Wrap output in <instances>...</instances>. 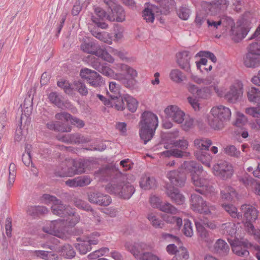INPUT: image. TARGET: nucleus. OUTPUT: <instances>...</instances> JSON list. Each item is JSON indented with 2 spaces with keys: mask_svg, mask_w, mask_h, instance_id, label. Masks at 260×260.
<instances>
[{
  "mask_svg": "<svg viewBox=\"0 0 260 260\" xmlns=\"http://www.w3.org/2000/svg\"><path fill=\"white\" fill-rule=\"evenodd\" d=\"M46 127L48 129L55 132H70L71 131V127L66 126L58 121H50L46 123Z\"/></svg>",
  "mask_w": 260,
  "mask_h": 260,
  "instance_id": "c85d7f7f",
  "label": "nucleus"
},
{
  "mask_svg": "<svg viewBox=\"0 0 260 260\" xmlns=\"http://www.w3.org/2000/svg\"><path fill=\"white\" fill-rule=\"evenodd\" d=\"M197 159L205 166L210 167L212 156L207 152H201L196 154Z\"/></svg>",
  "mask_w": 260,
  "mask_h": 260,
  "instance_id": "09e8293b",
  "label": "nucleus"
},
{
  "mask_svg": "<svg viewBox=\"0 0 260 260\" xmlns=\"http://www.w3.org/2000/svg\"><path fill=\"white\" fill-rule=\"evenodd\" d=\"M80 75L82 79L86 80L88 83L94 87L101 86L102 84V77L97 72L90 69H82Z\"/></svg>",
  "mask_w": 260,
  "mask_h": 260,
  "instance_id": "4468645a",
  "label": "nucleus"
},
{
  "mask_svg": "<svg viewBox=\"0 0 260 260\" xmlns=\"http://www.w3.org/2000/svg\"><path fill=\"white\" fill-rule=\"evenodd\" d=\"M231 117V110L226 107L219 105L212 108L208 117V122L212 129L220 131L225 127Z\"/></svg>",
  "mask_w": 260,
  "mask_h": 260,
  "instance_id": "39448f33",
  "label": "nucleus"
},
{
  "mask_svg": "<svg viewBox=\"0 0 260 260\" xmlns=\"http://www.w3.org/2000/svg\"><path fill=\"white\" fill-rule=\"evenodd\" d=\"M158 3L160 7L162 9L161 10V13L167 15L170 10L175 8L176 2L175 0H154Z\"/></svg>",
  "mask_w": 260,
  "mask_h": 260,
  "instance_id": "2f4dec72",
  "label": "nucleus"
},
{
  "mask_svg": "<svg viewBox=\"0 0 260 260\" xmlns=\"http://www.w3.org/2000/svg\"><path fill=\"white\" fill-rule=\"evenodd\" d=\"M243 85L241 82L237 81L232 84L229 91L225 94L226 99L231 103L236 102L243 93Z\"/></svg>",
  "mask_w": 260,
  "mask_h": 260,
  "instance_id": "aec40b11",
  "label": "nucleus"
},
{
  "mask_svg": "<svg viewBox=\"0 0 260 260\" xmlns=\"http://www.w3.org/2000/svg\"><path fill=\"white\" fill-rule=\"evenodd\" d=\"M158 209L162 212L171 214H175L178 212L177 209L168 202H161Z\"/></svg>",
  "mask_w": 260,
  "mask_h": 260,
  "instance_id": "79ce46f5",
  "label": "nucleus"
},
{
  "mask_svg": "<svg viewBox=\"0 0 260 260\" xmlns=\"http://www.w3.org/2000/svg\"><path fill=\"white\" fill-rule=\"evenodd\" d=\"M77 241L79 243L75 245V247L81 254H85L88 251L91 249V247L88 241L84 238L78 237Z\"/></svg>",
  "mask_w": 260,
  "mask_h": 260,
  "instance_id": "7c9ffc66",
  "label": "nucleus"
},
{
  "mask_svg": "<svg viewBox=\"0 0 260 260\" xmlns=\"http://www.w3.org/2000/svg\"><path fill=\"white\" fill-rule=\"evenodd\" d=\"M191 55L187 51L179 52L177 54V62L179 67L188 72L190 70V59Z\"/></svg>",
  "mask_w": 260,
  "mask_h": 260,
  "instance_id": "393cba45",
  "label": "nucleus"
},
{
  "mask_svg": "<svg viewBox=\"0 0 260 260\" xmlns=\"http://www.w3.org/2000/svg\"><path fill=\"white\" fill-rule=\"evenodd\" d=\"M185 184V180H168L165 182L167 196L177 205H181L185 202L184 196L178 190V188L183 187Z\"/></svg>",
  "mask_w": 260,
  "mask_h": 260,
  "instance_id": "1a4fd4ad",
  "label": "nucleus"
},
{
  "mask_svg": "<svg viewBox=\"0 0 260 260\" xmlns=\"http://www.w3.org/2000/svg\"><path fill=\"white\" fill-rule=\"evenodd\" d=\"M58 200L55 197L48 194H43L41 199L42 202L45 204L52 203L54 205L56 203H58Z\"/></svg>",
  "mask_w": 260,
  "mask_h": 260,
  "instance_id": "338daca9",
  "label": "nucleus"
},
{
  "mask_svg": "<svg viewBox=\"0 0 260 260\" xmlns=\"http://www.w3.org/2000/svg\"><path fill=\"white\" fill-rule=\"evenodd\" d=\"M206 19V15L205 12L203 11H200L197 12L196 13L194 22L197 27H200L203 23L205 21Z\"/></svg>",
  "mask_w": 260,
  "mask_h": 260,
  "instance_id": "bf43d9fd",
  "label": "nucleus"
},
{
  "mask_svg": "<svg viewBox=\"0 0 260 260\" xmlns=\"http://www.w3.org/2000/svg\"><path fill=\"white\" fill-rule=\"evenodd\" d=\"M237 195L235 190L231 186H226L221 190V198L225 201H231Z\"/></svg>",
  "mask_w": 260,
  "mask_h": 260,
  "instance_id": "473e14b6",
  "label": "nucleus"
},
{
  "mask_svg": "<svg viewBox=\"0 0 260 260\" xmlns=\"http://www.w3.org/2000/svg\"><path fill=\"white\" fill-rule=\"evenodd\" d=\"M74 86L76 90L83 96H85L88 93V89L85 84L81 81H76L74 83Z\"/></svg>",
  "mask_w": 260,
  "mask_h": 260,
  "instance_id": "052dcab7",
  "label": "nucleus"
},
{
  "mask_svg": "<svg viewBox=\"0 0 260 260\" xmlns=\"http://www.w3.org/2000/svg\"><path fill=\"white\" fill-rule=\"evenodd\" d=\"M75 205L78 208L82 209L86 211H92V209L84 201L80 199H76L74 201Z\"/></svg>",
  "mask_w": 260,
  "mask_h": 260,
  "instance_id": "774afa93",
  "label": "nucleus"
},
{
  "mask_svg": "<svg viewBox=\"0 0 260 260\" xmlns=\"http://www.w3.org/2000/svg\"><path fill=\"white\" fill-rule=\"evenodd\" d=\"M106 191L123 199H129L135 191L133 185L124 180H111L105 185Z\"/></svg>",
  "mask_w": 260,
  "mask_h": 260,
  "instance_id": "423d86ee",
  "label": "nucleus"
},
{
  "mask_svg": "<svg viewBox=\"0 0 260 260\" xmlns=\"http://www.w3.org/2000/svg\"><path fill=\"white\" fill-rule=\"evenodd\" d=\"M158 124L157 116L153 113L146 111L142 114L139 123V135L144 144L152 139Z\"/></svg>",
  "mask_w": 260,
  "mask_h": 260,
  "instance_id": "f03ea898",
  "label": "nucleus"
},
{
  "mask_svg": "<svg viewBox=\"0 0 260 260\" xmlns=\"http://www.w3.org/2000/svg\"><path fill=\"white\" fill-rule=\"evenodd\" d=\"M90 64L93 68L103 75L119 81L127 88L133 89L136 85L137 81L134 78L128 79L123 74L115 73L107 64L101 63L98 58H92Z\"/></svg>",
  "mask_w": 260,
  "mask_h": 260,
  "instance_id": "7ed1b4c3",
  "label": "nucleus"
},
{
  "mask_svg": "<svg viewBox=\"0 0 260 260\" xmlns=\"http://www.w3.org/2000/svg\"><path fill=\"white\" fill-rule=\"evenodd\" d=\"M109 89L108 94L111 99H115L120 96V86L115 82H109Z\"/></svg>",
  "mask_w": 260,
  "mask_h": 260,
  "instance_id": "72a5a7b5",
  "label": "nucleus"
},
{
  "mask_svg": "<svg viewBox=\"0 0 260 260\" xmlns=\"http://www.w3.org/2000/svg\"><path fill=\"white\" fill-rule=\"evenodd\" d=\"M224 152L229 156L235 157H239L240 155V151L232 145H228L224 148Z\"/></svg>",
  "mask_w": 260,
  "mask_h": 260,
  "instance_id": "4d7b16f0",
  "label": "nucleus"
},
{
  "mask_svg": "<svg viewBox=\"0 0 260 260\" xmlns=\"http://www.w3.org/2000/svg\"><path fill=\"white\" fill-rule=\"evenodd\" d=\"M139 184L140 187L144 190L155 189L157 186L156 180H141Z\"/></svg>",
  "mask_w": 260,
  "mask_h": 260,
  "instance_id": "603ef678",
  "label": "nucleus"
},
{
  "mask_svg": "<svg viewBox=\"0 0 260 260\" xmlns=\"http://www.w3.org/2000/svg\"><path fill=\"white\" fill-rule=\"evenodd\" d=\"M81 49L84 52L95 55L97 57L91 56L89 58V64H90V61L92 58H98L100 59L101 63L106 64L102 62L100 58L109 62L113 63L114 61V58L108 52L105 47H100L94 41L84 42L81 45Z\"/></svg>",
  "mask_w": 260,
  "mask_h": 260,
  "instance_id": "6e6552de",
  "label": "nucleus"
},
{
  "mask_svg": "<svg viewBox=\"0 0 260 260\" xmlns=\"http://www.w3.org/2000/svg\"><path fill=\"white\" fill-rule=\"evenodd\" d=\"M241 210L246 221L245 226L248 233L253 235L255 239L260 244V230H256L252 223L257 218V209L251 205L244 204L241 206Z\"/></svg>",
  "mask_w": 260,
  "mask_h": 260,
  "instance_id": "0eeeda50",
  "label": "nucleus"
},
{
  "mask_svg": "<svg viewBox=\"0 0 260 260\" xmlns=\"http://www.w3.org/2000/svg\"><path fill=\"white\" fill-rule=\"evenodd\" d=\"M220 229L223 234L231 235L233 237L236 234L235 225L232 222H227L221 225Z\"/></svg>",
  "mask_w": 260,
  "mask_h": 260,
  "instance_id": "49530a36",
  "label": "nucleus"
},
{
  "mask_svg": "<svg viewBox=\"0 0 260 260\" xmlns=\"http://www.w3.org/2000/svg\"><path fill=\"white\" fill-rule=\"evenodd\" d=\"M111 104L112 107H114L118 111H122L125 108L124 103H125L124 100V95L120 96L115 99H111V101L109 102Z\"/></svg>",
  "mask_w": 260,
  "mask_h": 260,
  "instance_id": "58836bf2",
  "label": "nucleus"
},
{
  "mask_svg": "<svg viewBox=\"0 0 260 260\" xmlns=\"http://www.w3.org/2000/svg\"><path fill=\"white\" fill-rule=\"evenodd\" d=\"M172 144L176 148L165 151L163 154L167 157L173 156L176 158H182L183 156H189L190 153L185 151L188 146V141L184 139L173 141Z\"/></svg>",
  "mask_w": 260,
  "mask_h": 260,
  "instance_id": "f8f14e48",
  "label": "nucleus"
},
{
  "mask_svg": "<svg viewBox=\"0 0 260 260\" xmlns=\"http://www.w3.org/2000/svg\"><path fill=\"white\" fill-rule=\"evenodd\" d=\"M164 112L168 119L176 123L182 124L184 120L185 113L176 105L168 106Z\"/></svg>",
  "mask_w": 260,
  "mask_h": 260,
  "instance_id": "2eb2a0df",
  "label": "nucleus"
},
{
  "mask_svg": "<svg viewBox=\"0 0 260 260\" xmlns=\"http://www.w3.org/2000/svg\"><path fill=\"white\" fill-rule=\"evenodd\" d=\"M113 172V169L109 167L102 168L100 169L98 172L95 173L96 177H106L110 176Z\"/></svg>",
  "mask_w": 260,
  "mask_h": 260,
  "instance_id": "680f3d73",
  "label": "nucleus"
},
{
  "mask_svg": "<svg viewBox=\"0 0 260 260\" xmlns=\"http://www.w3.org/2000/svg\"><path fill=\"white\" fill-rule=\"evenodd\" d=\"M191 182L196 187V190L201 194L211 193L214 191L207 180H191Z\"/></svg>",
  "mask_w": 260,
  "mask_h": 260,
  "instance_id": "b1692460",
  "label": "nucleus"
},
{
  "mask_svg": "<svg viewBox=\"0 0 260 260\" xmlns=\"http://www.w3.org/2000/svg\"><path fill=\"white\" fill-rule=\"evenodd\" d=\"M224 209L233 218H239L241 217V215L238 213L237 208L233 205L231 204H224L222 205Z\"/></svg>",
  "mask_w": 260,
  "mask_h": 260,
  "instance_id": "8fccbe9b",
  "label": "nucleus"
},
{
  "mask_svg": "<svg viewBox=\"0 0 260 260\" xmlns=\"http://www.w3.org/2000/svg\"><path fill=\"white\" fill-rule=\"evenodd\" d=\"M87 196L90 203L102 206H108L112 201L109 195L98 191L90 192Z\"/></svg>",
  "mask_w": 260,
  "mask_h": 260,
  "instance_id": "6ab92c4d",
  "label": "nucleus"
},
{
  "mask_svg": "<svg viewBox=\"0 0 260 260\" xmlns=\"http://www.w3.org/2000/svg\"><path fill=\"white\" fill-rule=\"evenodd\" d=\"M66 228L65 219H59L48 222L43 228V231L46 233L66 240L69 238V235L65 232Z\"/></svg>",
  "mask_w": 260,
  "mask_h": 260,
  "instance_id": "9b49d317",
  "label": "nucleus"
},
{
  "mask_svg": "<svg viewBox=\"0 0 260 260\" xmlns=\"http://www.w3.org/2000/svg\"><path fill=\"white\" fill-rule=\"evenodd\" d=\"M230 250L228 244L223 240L218 239L214 245V251L221 256L227 255Z\"/></svg>",
  "mask_w": 260,
  "mask_h": 260,
  "instance_id": "cd10ccee",
  "label": "nucleus"
},
{
  "mask_svg": "<svg viewBox=\"0 0 260 260\" xmlns=\"http://www.w3.org/2000/svg\"><path fill=\"white\" fill-rule=\"evenodd\" d=\"M189 257V254L187 249L183 247H179L173 257L172 260H187Z\"/></svg>",
  "mask_w": 260,
  "mask_h": 260,
  "instance_id": "3c124183",
  "label": "nucleus"
},
{
  "mask_svg": "<svg viewBox=\"0 0 260 260\" xmlns=\"http://www.w3.org/2000/svg\"><path fill=\"white\" fill-rule=\"evenodd\" d=\"M164 220L169 223H176L178 228H180L182 224V220L181 218L168 215H164L162 216Z\"/></svg>",
  "mask_w": 260,
  "mask_h": 260,
  "instance_id": "5fc2aeb1",
  "label": "nucleus"
},
{
  "mask_svg": "<svg viewBox=\"0 0 260 260\" xmlns=\"http://www.w3.org/2000/svg\"><path fill=\"white\" fill-rule=\"evenodd\" d=\"M182 167L186 171L189 172L191 175V179H202L204 176L205 172H204L203 167L195 161H184Z\"/></svg>",
  "mask_w": 260,
  "mask_h": 260,
  "instance_id": "a211bd4d",
  "label": "nucleus"
},
{
  "mask_svg": "<svg viewBox=\"0 0 260 260\" xmlns=\"http://www.w3.org/2000/svg\"><path fill=\"white\" fill-rule=\"evenodd\" d=\"M111 10L112 14L108 17L109 21L122 22L125 20V13L122 6L117 4Z\"/></svg>",
  "mask_w": 260,
  "mask_h": 260,
  "instance_id": "a878e982",
  "label": "nucleus"
},
{
  "mask_svg": "<svg viewBox=\"0 0 260 260\" xmlns=\"http://www.w3.org/2000/svg\"><path fill=\"white\" fill-rule=\"evenodd\" d=\"M211 87H204L198 90L197 96L200 99H207L211 95Z\"/></svg>",
  "mask_w": 260,
  "mask_h": 260,
  "instance_id": "13d9d810",
  "label": "nucleus"
},
{
  "mask_svg": "<svg viewBox=\"0 0 260 260\" xmlns=\"http://www.w3.org/2000/svg\"><path fill=\"white\" fill-rule=\"evenodd\" d=\"M85 172V160L66 158L55 170L56 177H69Z\"/></svg>",
  "mask_w": 260,
  "mask_h": 260,
  "instance_id": "20e7f679",
  "label": "nucleus"
},
{
  "mask_svg": "<svg viewBox=\"0 0 260 260\" xmlns=\"http://www.w3.org/2000/svg\"><path fill=\"white\" fill-rule=\"evenodd\" d=\"M219 82V80L217 79H215L214 77L212 76H209L205 79H203V82L202 84L206 85H211L209 87H211V89L213 88L216 93H218L219 89L218 88L217 85Z\"/></svg>",
  "mask_w": 260,
  "mask_h": 260,
  "instance_id": "4c0bfd02",
  "label": "nucleus"
},
{
  "mask_svg": "<svg viewBox=\"0 0 260 260\" xmlns=\"http://www.w3.org/2000/svg\"><path fill=\"white\" fill-rule=\"evenodd\" d=\"M67 219H65L66 226L73 227L80 220V216L75 214V210L74 209V214L71 215H67Z\"/></svg>",
  "mask_w": 260,
  "mask_h": 260,
  "instance_id": "c03bdc74",
  "label": "nucleus"
},
{
  "mask_svg": "<svg viewBox=\"0 0 260 260\" xmlns=\"http://www.w3.org/2000/svg\"><path fill=\"white\" fill-rule=\"evenodd\" d=\"M66 258H72L75 256L76 252L74 248L69 244L64 245L59 250Z\"/></svg>",
  "mask_w": 260,
  "mask_h": 260,
  "instance_id": "37998d69",
  "label": "nucleus"
},
{
  "mask_svg": "<svg viewBox=\"0 0 260 260\" xmlns=\"http://www.w3.org/2000/svg\"><path fill=\"white\" fill-rule=\"evenodd\" d=\"M91 180H67L65 183L71 187H83L89 184Z\"/></svg>",
  "mask_w": 260,
  "mask_h": 260,
  "instance_id": "a19ab883",
  "label": "nucleus"
},
{
  "mask_svg": "<svg viewBox=\"0 0 260 260\" xmlns=\"http://www.w3.org/2000/svg\"><path fill=\"white\" fill-rule=\"evenodd\" d=\"M51 210L54 214L60 217H65L67 215L74 214V209L69 206L63 205L59 200L58 203H56L54 205H52Z\"/></svg>",
  "mask_w": 260,
  "mask_h": 260,
  "instance_id": "5701e85b",
  "label": "nucleus"
},
{
  "mask_svg": "<svg viewBox=\"0 0 260 260\" xmlns=\"http://www.w3.org/2000/svg\"><path fill=\"white\" fill-rule=\"evenodd\" d=\"M247 96L250 102H258L260 101V91L255 87H251L247 92Z\"/></svg>",
  "mask_w": 260,
  "mask_h": 260,
  "instance_id": "a18cd8bd",
  "label": "nucleus"
},
{
  "mask_svg": "<svg viewBox=\"0 0 260 260\" xmlns=\"http://www.w3.org/2000/svg\"><path fill=\"white\" fill-rule=\"evenodd\" d=\"M151 224L155 228L162 229L164 226V223L159 219L154 213H150L147 217Z\"/></svg>",
  "mask_w": 260,
  "mask_h": 260,
  "instance_id": "de8ad7c7",
  "label": "nucleus"
},
{
  "mask_svg": "<svg viewBox=\"0 0 260 260\" xmlns=\"http://www.w3.org/2000/svg\"><path fill=\"white\" fill-rule=\"evenodd\" d=\"M213 172L215 176L227 179L232 177L233 174L232 166L225 161H221L213 166Z\"/></svg>",
  "mask_w": 260,
  "mask_h": 260,
  "instance_id": "dca6fc26",
  "label": "nucleus"
},
{
  "mask_svg": "<svg viewBox=\"0 0 260 260\" xmlns=\"http://www.w3.org/2000/svg\"><path fill=\"white\" fill-rule=\"evenodd\" d=\"M246 113L255 118H260V105L255 107H250L246 109Z\"/></svg>",
  "mask_w": 260,
  "mask_h": 260,
  "instance_id": "e2e57ef3",
  "label": "nucleus"
},
{
  "mask_svg": "<svg viewBox=\"0 0 260 260\" xmlns=\"http://www.w3.org/2000/svg\"><path fill=\"white\" fill-rule=\"evenodd\" d=\"M169 77L172 81L176 83H181L185 78L184 74L177 69L172 70L170 73Z\"/></svg>",
  "mask_w": 260,
  "mask_h": 260,
  "instance_id": "c9c22d12",
  "label": "nucleus"
},
{
  "mask_svg": "<svg viewBox=\"0 0 260 260\" xmlns=\"http://www.w3.org/2000/svg\"><path fill=\"white\" fill-rule=\"evenodd\" d=\"M249 13H245L240 18L235 25L234 20L230 17L223 16L220 20L221 25L226 28L230 27L229 36L235 42H239L247 36L251 29Z\"/></svg>",
  "mask_w": 260,
  "mask_h": 260,
  "instance_id": "f257e3e1",
  "label": "nucleus"
},
{
  "mask_svg": "<svg viewBox=\"0 0 260 260\" xmlns=\"http://www.w3.org/2000/svg\"><path fill=\"white\" fill-rule=\"evenodd\" d=\"M124 100L126 103L127 109L132 113L135 112L137 109L138 102L133 97L129 94L124 95Z\"/></svg>",
  "mask_w": 260,
  "mask_h": 260,
  "instance_id": "e433bc0d",
  "label": "nucleus"
},
{
  "mask_svg": "<svg viewBox=\"0 0 260 260\" xmlns=\"http://www.w3.org/2000/svg\"><path fill=\"white\" fill-rule=\"evenodd\" d=\"M244 64L247 68H255L260 64V56L248 52L244 58Z\"/></svg>",
  "mask_w": 260,
  "mask_h": 260,
  "instance_id": "bb28decb",
  "label": "nucleus"
},
{
  "mask_svg": "<svg viewBox=\"0 0 260 260\" xmlns=\"http://www.w3.org/2000/svg\"><path fill=\"white\" fill-rule=\"evenodd\" d=\"M190 205L191 209L196 212L205 215H210L212 217L217 216V212L215 206L207 203L199 195L191 194Z\"/></svg>",
  "mask_w": 260,
  "mask_h": 260,
  "instance_id": "9d476101",
  "label": "nucleus"
},
{
  "mask_svg": "<svg viewBox=\"0 0 260 260\" xmlns=\"http://www.w3.org/2000/svg\"><path fill=\"white\" fill-rule=\"evenodd\" d=\"M195 147L201 150H207L212 145L211 140L207 138L197 139L194 141Z\"/></svg>",
  "mask_w": 260,
  "mask_h": 260,
  "instance_id": "f704fd0d",
  "label": "nucleus"
},
{
  "mask_svg": "<svg viewBox=\"0 0 260 260\" xmlns=\"http://www.w3.org/2000/svg\"><path fill=\"white\" fill-rule=\"evenodd\" d=\"M71 136V143L79 144L86 143L89 141V139L85 138L81 134L79 133H75L70 134Z\"/></svg>",
  "mask_w": 260,
  "mask_h": 260,
  "instance_id": "6e6d98bb",
  "label": "nucleus"
},
{
  "mask_svg": "<svg viewBox=\"0 0 260 260\" xmlns=\"http://www.w3.org/2000/svg\"><path fill=\"white\" fill-rule=\"evenodd\" d=\"M22 116L21 117V121H22V116L25 115L28 117L30 115L32 111V103L29 99H25L23 104L21 105Z\"/></svg>",
  "mask_w": 260,
  "mask_h": 260,
  "instance_id": "ea45409f",
  "label": "nucleus"
},
{
  "mask_svg": "<svg viewBox=\"0 0 260 260\" xmlns=\"http://www.w3.org/2000/svg\"><path fill=\"white\" fill-rule=\"evenodd\" d=\"M194 222L197 230L201 238L207 243H211L213 239L210 237L208 232L204 227V225H206L211 230H214L216 228V224L214 222L207 221L200 218L194 219Z\"/></svg>",
  "mask_w": 260,
  "mask_h": 260,
  "instance_id": "ddd939ff",
  "label": "nucleus"
},
{
  "mask_svg": "<svg viewBox=\"0 0 260 260\" xmlns=\"http://www.w3.org/2000/svg\"><path fill=\"white\" fill-rule=\"evenodd\" d=\"M153 7L151 6L150 7L146 8L143 11V16L147 22L152 23L154 21V14L153 11Z\"/></svg>",
  "mask_w": 260,
  "mask_h": 260,
  "instance_id": "864d4df0",
  "label": "nucleus"
},
{
  "mask_svg": "<svg viewBox=\"0 0 260 260\" xmlns=\"http://www.w3.org/2000/svg\"><path fill=\"white\" fill-rule=\"evenodd\" d=\"M229 5L227 0H214L206 3V11L211 15H216L225 11Z\"/></svg>",
  "mask_w": 260,
  "mask_h": 260,
  "instance_id": "f3484780",
  "label": "nucleus"
},
{
  "mask_svg": "<svg viewBox=\"0 0 260 260\" xmlns=\"http://www.w3.org/2000/svg\"><path fill=\"white\" fill-rule=\"evenodd\" d=\"M126 249L137 259L140 260L142 256V251L148 249L149 246L144 243L126 242L125 244Z\"/></svg>",
  "mask_w": 260,
  "mask_h": 260,
  "instance_id": "412c9836",
  "label": "nucleus"
},
{
  "mask_svg": "<svg viewBox=\"0 0 260 260\" xmlns=\"http://www.w3.org/2000/svg\"><path fill=\"white\" fill-rule=\"evenodd\" d=\"M233 252L239 256L247 257L249 252L247 248L250 244L245 241L234 240L231 243Z\"/></svg>",
  "mask_w": 260,
  "mask_h": 260,
  "instance_id": "4be33fe9",
  "label": "nucleus"
},
{
  "mask_svg": "<svg viewBox=\"0 0 260 260\" xmlns=\"http://www.w3.org/2000/svg\"><path fill=\"white\" fill-rule=\"evenodd\" d=\"M121 70L123 71H125L127 75H129L131 78H135L138 75L136 70L130 67L127 64H121L120 66Z\"/></svg>",
  "mask_w": 260,
  "mask_h": 260,
  "instance_id": "0e129e2a",
  "label": "nucleus"
},
{
  "mask_svg": "<svg viewBox=\"0 0 260 260\" xmlns=\"http://www.w3.org/2000/svg\"><path fill=\"white\" fill-rule=\"evenodd\" d=\"M49 101L59 108L63 109L65 106V102L63 96L56 92H50L48 95Z\"/></svg>",
  "mask_w": 260,
  "mask_h": 260,
  "instance_id": "c756f323",
  "label": "nucleus"
},
{
  "mask_svg": "<svg viewBox=\"0 0 260 260\" xmlns=\"http://www.w3.org/2000/svg\"><path fill=\"white\" fill-rule=\"evenodd\" d=\"M94 10L96 15L99 17L98 18L99 20H101L102 21L105 19L108 20V17L110 16V15H107L104 9L99 7H94Z\"/></svg>",
  "mask_w": 260,
  "mask_h": 260,
  "instance_id": "69168bd1",
  "label": "nucleus"
}]
</instances>
